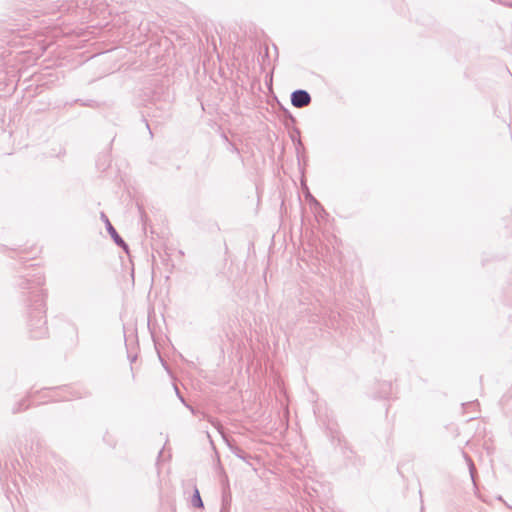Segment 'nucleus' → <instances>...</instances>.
Returning a JSON list of instances; mask_svg holds the SVG:
<instances>
[{
  "label": "nucleus",
  "mask_w": 512,
  "mask_h": 512,
  "mask_svg": "<svg viewBox=\"0 0 512 512\" xmlns=\"http://www.w3.org/2000/svg\"><path fill=\"white\" fill-rule=\"evenodd\" d=\"M310 101V95L304 90H297L292 93L291 102L295 107L301 108L307 106Z\"/></svg>",
  "instance_id": "obj_1"
},
{
  "label": "nucleus",
  "mask_w": 512,
  "mask_h": 512,
  "mask_svg": "<svg viewBox=\"0 0 512 512\" xmlns=\"http://www.w3.org/2000/svg\"><path fill=\"white\" fill-rule=\"evenodd\" d=\"M191 503L195 508H203V502L200 496V492L197 488L194 489V494L191 498Z\"/></svg>",
  "instance_id": "obj_2"
},
{
  "label": "nucleus",
  "mask_w": 512,
  "mask_h": 512,
  "mask_svg": "<svg viewBox=\"0 0 512 512\" xmlns=\"http://www.w3.org/2000/svg\"><path fill=\"white\" fill-rule=\"evenodd\" d=\"M109 232L117 243H123L122 239L119 237V235L111 225H109Z\"/></svg>",
  "instance_id": "obj_3"
}]
</instances>
